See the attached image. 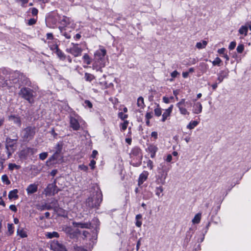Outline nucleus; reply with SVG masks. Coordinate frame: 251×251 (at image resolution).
I'll use <instances>...</instances> for the list:
<instances>
[{
  "instance_id": "57",
  "label": "nucleus",
  "mask_w": 251,
  "mask_h": 251,
  "mask_svg": "<svg viewBox=\"0 0 251 251\" xmlns=\"http://www.w3.org/2000/svg\"><path fill=\"white\" fill-rule=\"evenodd\" d=\"M118 116L122 120H124L127 118V115L124 114L123 112H120L118 114Z\"/></svg>"
},
{
  "instance_id": "29",
  "label": "nucleus",
  "mask_w": 251,
  "mask_h": 251,
  "mask_svg": "<svg viewBox=\"0 0 251 251\" xmlns=\"http://www.w3.org/2000/svg\"><path fill=\"white\" fill-rule=\"evenodd\" d=\"M56 54L58 56V57L62 60H64L66 59V56L64 53V52L61 50L59 49H57V50L55 51Z\"/></svg>"
},
{
  "instance_id": "15",
  "label": "nucleus",
  "mask_w": 251,
  "mask_h": 251,
  "mask_svg": "<svg viewBox=\"0 0 251 251\" xmlns=\"http://www.w3.org/2000/svg\"><path fill=\"white\" fill-rule=\"evenodd\" d=\"M8 120L12 122L13 124L16 125L17 126L20 127L22 126V121L21 118L18 115H11L8 116Z\"/></svg>"
},
{
  "instance_id": "18",
  "label": "nucleus",
  "mask_w": 251,
  "mask_h": 251,
  "mask_svg": "<svg viewBox=\"0 0 251 251\" xmlns=\"http://www.w3.org/2000/svg\"><path fill=\"white\" fill-rule=\"evenodd\" d=\"M26 190L27 194L31 195L37 191L38 186L35 183L30 184L28 186Z\"/></svg>"
},
{
  "instance_id": "59",
  "label": "nucleus",
  "mask_w": 251,
  "mask_h": 251,
  "mask_svg": "<svg viewBox=\"0 0 251 251\" xmlns=\"http://www.w3.org/2000/svg\"><path fill=\"white\" fill-rule=\"evenodd\" d=\"M36 20L34 18L30 19L28 21V25H34L36 23Z\"/></svg>"
},
{
  "instance_id": "3",
  "label": "nucleus",
  "mask_w": 251,
  "mask_h": 251,
  "mask_svg": "<svg viewBox=\"0 0 251 251\" xmlns=\"http://www.w3.org/2000/svg\"><path fill=\"white\" fill-rule=\"evenodd\" d=\"M169 169V165L165 161L159 164L157 167L158 175L157 176V181L159 184L163 185L165 183Z\"/></svg>"
},
{
  "instance_id": "19",
  "label": "nucleus",
  "mask_w": 251,
  "mask_h": 251,
  "mask_svg": "<svg viewBox=\"0 0 251 251\" xmlns=\"http://www.w3.org/2000/svg\"><path fill=\"white\" fill-rule=\"evenodd\" d=\"M149 173L147 171H144L140 174L138 178V185H141L148 178Z\"/></svg>"
},
{
  "instance_id": "26",
  "label": "nucleus",
  "mask_w": 251,
  "mask_h": 251,
  "mask_svg": "<svg viewBox=\"0 0 251 251\" xmlns=\"http://www.w3.org/2000/svg\"><path fill=\"white\" fill-rule=\"evenodd\" d=\"M45 236L49 239H51L54 237L58 238L59 235L57 232L53 231L52 232H47L45 233Z\"/></svg>"
},
{
  "instance_id": "25",
  "label": "nucleus",
  "mask_w": 251,
  "mask_h": 251,
  "mask_svg": "<svg viewBox=\"0 0 251 251\" xmlns=\"http://www.w3.org/2000/svg\"><path fill=\"white\" fill-rule=\"evenodd\" d=\"M59 29L60 31L61 35L64 36L67 39H70L71 37L70 33H67V27H59Z\"/></svg>"
},
{
  "instance_id": "27",
  "label": "nucleus",
  "mask_w": 251,
  "mask_h": 251,
  "mask_svg": "<svg viewBox=\"0 0 251 251\" xmlns=\"http://www.w3.org/2000/svg\"><path fill=\"white\" fill-rule=\"evenodd\" d=\"M82 59L83 62L87 65H90L92 61V59L87 53H85L83 56Z\"/></svg>"
},
{
  "instance_id": "52",
  "label": "nucleus",
  "mask_w": 251,
  "mask_h": 251,
  "mask_svg": "<svg viewBox=\"0 0 251 251\" xmlns=\"http://www.w3.org/2000/svg\"><path fill=\"white\" fill-rule=\"evenodd\" d=\"M179 75V74L178 73V72L177 71L175 70V71H173L171 74V75L172 78L170 79V81H173V78L176 77L177 76Z\"/></svg>"
},
{
  "instance_id": "51",
  "label": "nucleus",
  "mask_w": 251,
  "mask_h": 251,
  "mask_svg": "<svg viewBox=\"0 0 251 251\" xmlns=\"http://www.w3.org/2000/svg\"><path fill=\"white\" fill-rule=\"evenodd\" d=\"M83 105L86 107H88V108H92L93 106L92 103L90 101L88 100H85L84 101V102L83 103Z\"/></svg>"
},
{
  "instance_id": "13",
  "label": "nucleus",
  "mask_w": 251,
  "mask_h": 251,
  "mask_svg": "<svg viewBox=\"0 0 251 251\" xmlns=\"http://www.w3.org/2000/svg\"><path fill=\"white\" fill-rule=\"evenodd\" d=\"M158 150V148L157 146L152 144H149L146 149V151L151 154V158H154L155 157L156 153Z\"/></svg>"
},
{
  "instance_id": "35",
  "label": "nucleus",
  "mask_w": 251,
  "mask_h": 251,
  "mask_svg": "<svg viewBox=\"0 0 251 251\" xmlns=\"http://www.w3.org/2000/svg\"><path fill=\"white\" fill-rule=\"evenodd\" d=\"M198 125V122L196 121H191L189 123V124L187 126V128L190 129H193L195 127H196Z\"/></svg>"
},
{
  "instance_id": "23",
  "label": "nucleus",
  "mask_w": 251,
  "mask_h": 251,
  "mask_svg": "<svg viewBox=\"0 0 251 251\" xmlns=\"http://www.w3.org/2000/svg\"><path fill=\"white\" fill-rule=\"evenodd\" d=\"M49 203L54 211L59 207L58 201L54 198H51Z\"/></svg>"
},
{
  "instance_id": "21",
  "label": "nucleus",
  "mask_w": 251,
  "mask_h": 251,
  "mask_svg": "<svg viewBox=\"0 0 251 251\" xmlns=\"http://www.w3.org/2000/svg\"><path fill=\"white\" fill-rule=\"evenodd\" d=\"M17 142L13 141L10 137L6 139V148L8 150V148H13L16 144Z\"/></svg>"
},
{
  "instance_id": "28",
  "label": "nucleus",
  "mask_w": 251,
  "mask_h": 251,
  "mask_svg": "<svg viewBox=\"0 0 251 251\" xmlns=\"http://www.w3.org/2000/svg\"><path fill=\"white\" fill-rule=\"evenodd\" d=\"M137 106L141 109H143L145 105L144 104V98L142 97H139L137 99Z\"/></svg>"
},
{
  "instance_id": "34",
  "label": "nucleus",
  "mask_w": 251,
  "mask_h": 251,
  "mask_svg": "<svg viewBox=\"0 0 251 251\" xmlns=\"http://www.w3.org/2000/svg\"><path fill=\"white\" fill-rule=\"evenodd\" d=\"M55 153L58 155H59L62 151V145L59 143H58L55 147Z\"/></svg>"
},
{
  "instance_id": "9",
  "label": "nucleus",
  "mask_w": 251,
  "mask_h": 251,
  "mask_svg": "<svg viewBox=\"0 0 251 251\" xmlns=\"http://www.w3.org/2000/svg\"><path fill=\"white\" fill-rule=\"evenodd\" d=\"M72 47L66 49V51L73 55L75 57L81 55L82 50L78 47L77 44L72 43Z\"/></svg>"
},
{
  "instance_id": "1",
  "label": "nucleus",
  "mask_w": 251,
  "mask_h": 251,
  "mask_svg": "<svg viewBox=\"0 0 251 251\" xmlns=\"http://www.w3.org/2000/svg\"><path fill=\"white\" fill-rule=\"evenodd\" d=\"M106 50L102 48L97 50L94 54L92 64L93 69L96 71L102 72V68L105 66L106 62Z\"/></svg>"
},
{
  "instance_id": "17",
  "label": "nucleus",
  "mask_w": 251,
  "mask_h": 251,
  "mask_svg": "<svg viewBox=\"0 0 251 251\" xmlns=\"http://www.w3.org/2000/svg\"><path fill=\"white\" fill-rule=\"evenodd\" d=\"M202 106L201 102H195L193 105V112L195 114H198L202 111Z\"/></svg>"
},
{
  "instance_id": "42",
  "label": "nucleus",
  "mask_w": 251,
  "mask_h": 251,
  "mask_svg": "<svg viewBox=\"0 0 251 251\" xmlns=\"http://www.w3.org/2000/svg\"><path fill=\"white\" fill-rule=\"evenodd\" d=\"M171 115V113L169 112L167 110H165V111L162 114V118L161 119V121L163 122H164L168 117H169Z\"/></svg>"
},
{
  "instance_id": "22",
  "label": "nucleus",
  "mask_w": 251,
  "mask_h": 251,
  "mask_svg": "<svg viewBox=\"0 0 251 251\" xmlns=\"http://www.w3.org/2000/svg\"><path fill=\"white\" fill-rule=\"evenodd\" d=\"M60 20L61 24L65 26L63 27H67V25L70 24V19L69 17L63 16L62 18L60 17Z\"/></svg>"
},
{
  "instance_id": "49",
  "label": "nucleus",
  "mask_w": 251,
  "mask_h": 251,
  "mask_svg": "<svg viewBox=\"0 0 251 251\" xmlns=\"http://www.w3.org/2000/svg\"><path fill=\"white\" fill-rule=\"evenodd\" d=\"M244 50V46L243 44L239 45L236 48L237 51L240 53H242Z\"/></svg>"
},
{
  "instance_id": "48",
  "label": "nucleus",
  "mask_w": 251,
  "mask_h": 251,
  "mask_svg": "<svg viewBox=\"0 0 251 251\" xmlns=\"http://www.w3.org/2000/svg\"><path fill=\"white\" fill-rule=\"evenodd\" d=\"M128 124V122L127 121H125L121 124V130L122 131H125L127 128Z\"/></svg>"
},
{
  "instance_id": "43",
  "label": "nucleus",
  "mask_w": 251,
  "mask_h": 251,
  "mask_svg": "<svg viewBox=\"0 0 251 251\" xmlns=\"http://www.w3.org/2000/svg\"><path fill=\"white\" fill-rule=\"evenodd\" d=\"M180 112L181 114L185 115H189V112H188L187 109L183 106H178Z\"/></svg>"
},
{
  "instance_id": "46",
  "label": "nucleus",
  "mask_w": 251,
  "mask_h": 251,
  "mask_svg": "<svg viewBox=\"0 0 251 251\" xmlns=\"http://www.w3.org/2000/svg\"><path fill=\"white\" fill-rule=\"evenodd\" d=\"M74 251H87V250L84 249L81 247H78L76 245L73 246Z\"/></svg>"
},
{
  "instance_id": "60",
  "label": "nucleus",
  "mask_w": 251,
  "mask_h": 251,
  "mask_svg": "<svg viewBox=\"0 0 251 251\" xmlns=\"http://www.w3.org/2000/svg\"><path fill=\"white\" fill-rule=\"evenodd\" d=\"M236 43L234 41H232L231 42L229 45V47H228V49L230 50H233L235 46H236Z\"/></svg>"
},
{
  "instance_id": "16",
  "label": "nucleus",
  "mask_w": 251,
  "mask_h": 251,
  "mask_svg": "<svg viewBox=\"0 0 251 251\" xmlns=\"http://www.w3.org/2000/svg\"><path fill=\"white\" fill-rule=\"evenodd\" d=\"M229 71L227 70L221 71L218 74L217 80L219 81L218 83H221L224 78H226L228 75Z\"/></svg>"
},
{
  "instance_id": "2",
  "label": "nucleus",
  "mask_w": 251,
  "mask_h": 251,
  "mask_svg": "<svg viewBox=\"0 0 251 251\" xmlns=\"http://www.w3.org/2000/svg\"><path fill=\"white\" fill-rule=\"evenodd\" d=\"M36 128L33 126H28L21 129L20 137L24 142H28L32 140L36 134Z\"/></svg>"
},
{
  "instance_id": "6",
  "label": "nucleus",
  "mask_w": 251,
  "mask_h": 251,
  "mask_svg": "<svg viewBox=\"0 0 251 251\" xmlns=\"http://www.w3.org/2000/svg\"><path fill=\"white\" fill-rule=\"evenodd\" d=\"M130 157L132 159L130 164L134 167H138L141 165L142 154L140 148L135 147L133 148L130 153Z\"/></svg>"
},
{
  "instance_id": "64",
  "label": "nucleus",
  "mask_w": 251,
  "mask_h": 251,
  "mask_svg": "<svg viewBox=\"0 0 251 251\" xmlns=\"http://www.w3.org/2000/svg\"><path fill=\"white\" fill-rule=\"evenodd\" d=\"M47 39L48 40L53 39V35L52 33H48L46 35Z\"/></svg>"
},
{
  "instance_id": "24",
  "label": "nucleus",
  "mask_w": 251,
  "mask_h": 251,
  "mask_svg": "<svg viewBox=\"0 0 251 251\" xmlns=\"http://www.w3.org/2000/svg\"><path fill=\"white\" fill-rule=\"evenodd\" d=\"M18 190L17 189H14L9 192L8 194V198L10 200L12 199H17L18 198Z\"/></svg>"
},
{
  "instance_id": "14",
  "label": "nucleus",
  "mask_w": 251,
  "mask_h": 251,
  "mask_svg": "<svg viewBox=\"0 0 251 251\" xmlns=\"http://www.w3.org/2000/svg\"><path fill=\"white\" fill-rule=\"evenodd\" d=\"M70 126L74 130H78L80 127V124L76 119L70 116Z\"/></svg>"
},
{
  "instance_id": "33",
  "label": "nucleus",
  "mask_w": 251,
  "mask_h": 251,
  "mask_svg": "<svg viewBox=\"0 0 251 251\" xmlns=\"http://www.w3.org/2000/svg\"><path fill=\"white\" fill-rule=\"evenodd\" d=\"M207 44V42L203 40L202 42H198L196 44V47L199 49H201L204 48Z\"/></svg>"
},
{
  "instance_id": "61",
  "label": "nucleus",
  "mask_w": 251,
  "mask_h": 251,
  "mask_svg": "<svg viewBox=\"0 0 251 251\" xmlns=\"http://www.w3.org/2000/svg\"><path fill=\"white\" fill-rule=\"evenodd\" d=\"M147 165L151 170L152 169L153 167V162L151 160H149L147 162Z\"/></svg>"
},
{
  "instance_id": "4",
  "label": "nucleus",
  "mask_w": 251,
  "mask_h": 251,
  "mask_svg": "<svg viewBox=\"0 0 251 251\" xmlns=\"http://www.w3.org/2000/svg\"><path fill=\"white\" fill-rule=\"evenodd\" d=\"M102 200L101 192L99 190L96 192V194L92 197H89L86 201L87 206L91 208H98Z\"/></svg>"
},
{
  "instance_id": "47",
  "label": "nucleus",
  "mask_w": 251,
  "mask_h": 251,
  "mask_svg": "<svg viewBox=\"0 0 251 251\" xmlns=\"http://www.w3.org/2000/svg\"><path fill=\"white\" fill-rule=\"evenodd\" d=\"M8 230L10 234L11 235L14 232V227L12 224H8L7 225Z\"/></svg>"
},
{
  "instance_id": "8",
  "label": "nucleus",
  "mask_w": 251,
  "mask_h": 251,
  "mask_svg": "<svg viewBox=\"0 0 251 251\" xmlns=\"http://www.w3.org/2000/svg\"><path fill=\"white\" fill-rule=\"evenodd\" d=\"M56 183V180L54 179L52 183L49 184L48 185L47 187L45 190L47 196L54 195L58 193V189H57Z\"/></svg>"
},
{
  "instance_id": "7",
  "label": "nucleus",
  "mask_w": 251,
  "mask_h": 251,
  "mask_svg": "<svg viewBox=\"0 0 251 251\" xmlns=\"http://www.w3.org/2000/svg\"><path fill=\"white\" fill-rule=\"evenodd\" d=\"M12 77L16 78L18 77V79H13V83H17V81L19 82L21 86H31V82L29 79L24 75L23 74L15 73Z\"/></svg>"
},
{
  "instance_id": "45",
  "label": "nucleus",
  "mask_w": 251,
  "mask_h": 251,
  "mask_svg": "<svg viewBox=\"0 0 251 251\" xmlns=\"http://www.w3.org/2000/svg\"><path fill=\"white\" fill-rule=\"evenodd\" d=\"M58 155L54 152L53 154L49 158V159L47 161V163H48L49 162H52L58 159Z\"/></svg>"
},
{
  "instance_id": "36",
  "label": "nucleus",
  "mask_w": 251,
  "mask_h": 251,
  "mask_svg": "<svg viewBox=\"0 0 251 251\" xmlns=\"http://www.w3.org/2000/svg\"><path fill=\"white\" fill-rule=\"evenodd\" d=\"M17 234L19 235L22 238H25L27 237V234L25 231L23 229H18L17 231Z\"/></svg>"
},
{
  "instance_id": "53",
  "label": "nucleus",
  "mask_w": 251,
  "mask_h": 251,
  "mask_svg": "<svg viewBox=\"0 0 251 251\" xmlns=\"http://www.w3.org/2000/svg\"><path fill=\"white\" fill-rule=\"evenodd\" d=\"M189 102L188 101L185 102L184 99H182L179 102L177 103V106H182V105H184L185 106V104H188ZM190 103H191L190 102Z\"/></svg>"
},
{
  "instance_id": "32",
  "label": "nucleus",
  "mask_w": 251,
  "mask_h": 251,
  "mask_svg": "<svg viewBox=\"0 0 251 251\" xmlns=\"http://www.w3.org/2000/svg\"><path fill=\"white\" fill-rule=\"evenodd\" d=\"M201 213H199L197 214L194 218L192 220V223L193 224H199L200 222L201 219Z\"/></svg>"
},
{
  "instance_id": "41",
  "label": "nucleus",
  "mask_w": 251,
  "mask_h": 251,
  "mask_svg": "<svg viewBox=\"0 0 251 251\" xmlns=\"http://www.w3.org/2000/svg\"><path fill=\"white\" fill-rule=\"evenodd\" d=\"M63 230L67 234L70 235L71 238H73L75 236V234L72 233V229L71 227L67 226L65 227Z\"/></svg>"
},
{
  "instance_id": "31",
  "label": "nucleus",
  "mask_w": 251,
  "mask_h": 251,
  "mask_svg": "<svg viewBox=\"0 0 251 251\" xmlns=\"http://www.w3.org/2000/svg\"><path fill=\"white\" fill-rule=\"evenodd\" d=\"M84 78L86 81L91 82L93 79H95V76L94 75H93L91 74H89L88 73H85V75H84Z\"/></svg>"
},
{
  "instance_id": "56",
  "label": "nucleus",
  "mask_w": 251,
  "mask_h": 251,
  "mask_svg": "<svg viewBox=\"0 0 251 251\" xmlns=\"http://www.w3.org/2000/svg\"><path fill=\"white\" fill-rule=\"evenodd\" d=\"M30 10H31V14H32V16H36L37 15V14L38 13V10L36 8H35V7L31 8L30 9Z\"/></svg>"
},
{
  "instance_id": "10",
  "label": "nucleus",
  "mask_w": 251,
  "mask_h": 251,
  "mask_svg": "<svg viewBox=\"0 0 251 251\" xmlns=\"http://www.w3.org/2000/svg\"><path fill=\"white\" fill-rule=\"evenodd\" d=\"M50 248L54 251H67L65 245L57 240L51 242Z\"/></svg>"
},
{
  "instance_id": "63",
  "label": "nucleus",
  "mask_w": 251,
  "mask_h": 251,
  "mask_svg": "<svg viewBox=\"0 0 251 251\" xmlns=\"http://www.w3.org/2000/svg\"><path fill=\"white\" fill-rule=\"evenodd\" d=\"M152 117V113L151 112H147L145 115L146 119L150 120Z\"/></svg>"
},
{
  "instance_id": "54",
  "label": "nucleus",
  "mask_w": 251,
  "mask_h": 251,
  "mask_svg": "<svg viewBox=\"0 0 251 251\" xmlns=\"http://www.w3.org/2000/svg\"><path fill=\"white\" fill-rule=\"evenodd\" d=\"M50 48L51 50L56 51L57 49H59L58 46L56 44H53L50 45Z\"/></svg>"
},
{
  "instance_id": "62",
  "label": "nucleus",
  "mask_w": 251,
  "mask_h": 251,
  "mask_svg": "<svg viewBox=\"0 0 251 251\" xmlns=\"http://www.w3.org/2000/svg\"><path fill=\"white\" fill-rule=\"evenodd\" d=\"M141 240H142V238H140L138 239V241L137 242L136 247V250L137 251H138L139 250L141 244Z\"/></svg>"
},
{
  "instance_id": "50",
  "label": "nucleus",
  "mask_w": 251,
  "mask_h": 251,
  "mask_svg": "<svg viewBox=\"0 0 251 251\" xmlns=\"http://www.w3.org/2000/svg\"><path fill=\"white\" fill-rule=\"evenodd\" d=\"M48 155V153L47 152H44L39 154V158L42 160H45Z\"/></svg>"
},
{
  "instance_id": "30",
  "label": "nucleus",
  "mask_w": 251,
  "mask_h": 251,
  "mask_svg": "<svg viewBox=\"0 0 251 251\" xmlns=\"http://www.w3.org/2000/svg\"><path fill=\"white\" fill-rule=\"evenodd\" d=\"M248 30V27L247 25H242L239 29V32L241 34H244L245 36L247 35Z\"/></svg>"
},
{
  "instance_id": "11",
  "label": "nucleus",
  "mask_w": 251,
  "mask_h": 251,
  "mask_svg": "<svg viewBox=\"0 0 251 251\" xmlns=\"http://www.w3.org/2000/svg\"><path fill=\"white\" fill-rule=\"evenodd\" d=\"M36 151V150L33 148L26 147L21 151L20 156L21 157H25L27 156L34 154Z\"/></svg>"
},
{
  "instance_id": "37",
  "label": "nucleus",
  "mask_w": 251,
  "mask_h": 251,
  "mask_svg": "<svg viewBox=\"0 0 251 251\" xmlns=\"http://www.w3.org/2000/svg\"><path fill=\"white\" fill-rule=\"evenodd\" d=\"M2 181L6 185L10 184V181L8 179V177L6 175H3L1 176Z\"/></svg>"
},
{
  "instance_id": "44",
  "label": "nucleus",
  "mask_w": 251,
  "mask_h": 251,
  "mask_svg": "<svg viewBox=\"0 0 251 251\" xmlns=\"http://www.w3.org/2000/svg\"><path fill=\"white\" fill-rule=\"evenodd\" d=\"M20 166L16 165L14 163H9L8 165V169L10 171H13L14 169H20Z\"/></svg>"
},
{
  "instance_id": "12",
  "label": "nucleus",
  "mask_w": 251,
  "mask_h": 251,
  "mask_svg": "<svg viewBox=\"0 0 251 251\" xmlns=\"http://www.w3.org/2000/svg\"><path fill=\"white\" fill-rule=\"evenodd\" d=\"M73 226L76 228L90 229L92 227V224L90 222H76L72 223Z\"/></svg>"
},
{
  "instance_id": "39",
  "label": "nucleus",
  "mask_w": 251,
  "mask_h": 251,
  "mask_svg": "<svg viewBox=\"0 0 251 251\" xmlns=\"http://www.w3.org/2000/svg\"><path fill=\"white\" fill-rule=\"evenodd\" d=\"M222 63V60L218 57H217L214 61L212 62L213 66H221Z\"/></svg>"
},
{
  "instance_id": "40",
  "label": "nucleus",
  "mask_w": 251,
  "mask_h": 251,
  "mask_svg": "<svg viewBox=\"0 0 251 251\" xmlns=\"http://www.w3.org/2000/svg\"><path fill=\"white\" fill-rule=\"evenodd\" d=\"M154 114L157 117H159L162 114L161 108L159 107V104L157 105V107L154 109Z\"/></svg>"
},
{
  "instance_id": "5",
  "label": "nucleus",
  "mask_w": 251,
  "mask_h": 251,
  "mask_svg": "<svg viewBox=\"0 0 251 251\" xmlns=\"http://www.w3.org/2000/svg\"><path fill=\"white\" fill-rule=\"evenodd\" d=\"M34 93L35 92L33 90L24 86L21 88L18 94L22 98L27 101L28 103L32 104L34 102V99L35 97Z\"/></svg>"
},
{
  "instance_id": "55",
  "label": "nucleus",
  "mask_w": 251,
  "mask_h": 251,
  "mask_svg": "<svg viewBox=\"0 0 251 251\" xmlns=\"http://www.w3.org/2000/svg\"><path fill=\"white\" fill-rule=\"evenodd\" d=\"M41 209L42 210H51L52 208L51 207V206H50V205L49 204V203H46L44 205H43L42 206V208H41Z\"/></svg>"
},
{
  "instance_id": "20",
  "label": "nucleus",
  "mask_w": 251,
  "mask_h": 251,
  "mask_svg": "<svg viewBox=\"0 0 251 251\" xmlns=\"http://www.w3.org/2000/svg\"><path fill=\"white\" fill-rule=\"evenodd\" d=\"M55 213L57 214L59 216L63 217H67V212L63 208L60 207L59 206L54 211Z\"/></svg>"
},
{
  "instance_id": "38",
  "label": "nucleus",
  "mask_w": 251,
  "mask_h": 251,
  "mask_svg": "<svg viewBox=\"0 0 251 251\" xmlns=\"http://www.w3.org/2000/svg\"><path fill=\"white\" fill-rule=\"evenodd\" d=\"M163 191V187L162 186L157 187L155 189V194L158 197H161L162 195L161 196L160 194L162 193Z\"/></svg>"
},
{
  "instance_id": "58",
  "label": "nucleus",
  "mask_w": 251,
  "mask_h": 251,
  "mask_svg": "<svg viewBox=\"0 0 251 251\" xmlns=\"http://www.w3.org/2000/svg\"><path fill=\"white\" fill-rule=\"evenodd\" d=\"M12 139H13V141H15V142H17L18 140L19 137L18 136V134L17 132H13L12 134Z\"/></svg>"
}]
</instances>
